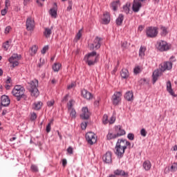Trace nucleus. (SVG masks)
Returning a JSON list of instances; mask_svg holds the SVG:
<instances>
[{
    "label": "nucleus",
    "instance_id": "f257e3e1",
    "mask_svg": "<svg viewBox=\"0 0 177 177\" xmlns=\"http://www.w3.org/2000/svg\"><path fill=\"white\" fill-rule=\"evenodd\" d=\"M11 93L14 97H16L17 102H20L21 99H27L26 88L22 85H15L12 88Z\"/></svg>",
    "mask_w": 177,
    "mask_h": 177
},
{
    "label": "nucleus",
    "instance_id": "f03ea898",
    "mask_svg": "<svg viewBox=\"0 0 177 177\" xmlns=\"http://www.w3.org/2000/svg\"><path fill=\"white\" fill-rule=\"evenodd\" d=\"M99 56L100 55L96 51H92L84 56V60L91 67V66H95L99 62Z\"/></svg>",
    "mask_w": 177,
    "mask_h": 177
},
{
    "label": "nucleus",
    "instance_id": "7ed1b4c3",
    "mask_svg": "<svg viewBox=\"0 0 177 177\" xmlns=\"http://www.w3.org/2000/svg\"><path fill=\"white\" fill-rule=\"evenodd\" d=\"M29 85V91L32 97H38L39 96V90H38V80L35 79L28 83Z\"/></svg>",
    "mask_w": 177,
    "mask_h": 177
},
{
    "label": "nucleus",
    "instance_id": "20e7f679",
    "mask_svg": "<svg viewBox=\"0 0 177 177\" xmlns=\"http://www.w3.org/2000/svg\"><path fill=\"white\" fill-rule=\"evenodd\" d=\"M125 147H124V145L121 143L120 140H118L114 149V153L116 156V157L121 160L124 157V154H125Z\"/></svg>",
    "mask_w": 177,
    "mask_h": 177
},
{
    "label": "nucleus",
    "instance_id": "39448f33",
    "mask_svg": "<svg viewBox=\"0 0 177 177\" xmlns=\"http://www.w3.org/2000/svg\"><path fill=\"white\" fill-rule=\"evenodd\" d=\"M155 46L159 52H167L171 49V44H169L165 40H158L156 41Z\"/></svg>",
    "mask_w": 177,
    "mask_h": 177
},
{
    "label": "nucleus",
    "instance_id": "423d86ee",
    "mask_svg": "<svg viewBox=\"0 0 177 177\" xmlns=\"http://www.w3.org/2000/svg\"><path fill=\"white\" fill-rule=\"evenodd\" d=\"M176 62V58L175 57V56L172 55L170 58H169V62H163L162 64H160V71L162 72L164 71H169V70H172V66H173V63Z\"/></svg>",
    "mask_w": 177,
    "mask_h": 177
},
{
    "label": "nucleus",
    "instance_id": "0eeeda50",
    "mask_svg": "<svg viewBox=\"0 0 177 177\" xmlns=\"http://www.w3.org/2000/svg\"><path fill=\"white\" fill-rule=\"evenodd\" d=\"M102 41H103V38L99 37V36L95 37L93 43L88 44L90 50H97V49H100Z\"/></svg>",
    "mask_w": 177,
    "mask_h": 177
},
{
    "label": "nucleus",
    "instance_id": "6e6552de",
    "mask_svg": "<svg viewBox=\"0 0 177 177\" xmlns=\"http://www.w3.org/2000/svg\"><path fill=\"white\" fill-rule=\"evenodd\" d=\"M145 34L147 38H156L158 35V28L156 26L147 27Z\"/></svg>",
    "mask_w": 177,
    "mask_h": 177
},
{
    "label": "nucleus",
    "instance_id": "1a4fd4ad",
    "mask_svg": "<svg viewBox=\"0 0 177 177\" xmlns=\"http://www.w3.org/2000/svg\"><path fill=\"white\" fill-rule=\"evenodd\" d=\"M86 140L88 145L93 146V145H95L97 142V136L95 133L89 131L86 134Z\"/></svg>",
    "mask_w": 177,
    "mask_h": 177
},
{
    "label": "nucleus",
    "instance_id": "9d476101",
    "mask_svg": "<svg viewBox=\"0 0 177 177\" xmlns=\"http://www.w3.org/2000/svg\"><path fill=\"white\" fill-rule=\"evenodd\" d=\"M122 96V91H115L112 95L111 101L113 106H118L121 103V97Z\"/></svg>",
    "mask_w": 177,
    "mask_h": 177
},
{
    "label": "nucleus",
    "instance_id": "9b49d317",
    "mask_svg": "<svg viewBox=\"0 0 177 177\" xmlns=\"http://www.w3.org/2000/svg\"><path fill=\"white\" fill-rule=\"evenodd\" d=\"M27 31H34L35 29V20L32 17H28L26 21Z\"/></svg>",
    "mask_w": 177,
    "mask_h": 177
},
{
    "label": "nucleus",
    "instance_id": "f8f14e48",
    "mask_svg": "<svg viewBox=\"0 0 177 177\" xmlns=\"http://www.w3.org/2000/svg\"><path fill=\"white\" fill-rule=\"evenodd\" d=\"M21 55H19L17 53H14L8 59V62L12 64L13 68L15 67H17L19 66V60H20Z\"/></svg>",
    "mask_w": 177,
    "mask_h": 177
},
{
    "label": "nucleus",
    "instance_id": "ddd939ff",
    "mask_svg": "<svg viewBox=\"0 0 177 177\" xmlns=\"http://www.w3.org/2000/svg\"><path fill=\"white\" fill-rule=\"evenodd\" d=\"M117 176L129 177V173L121 169H118L116 170H114L113 174H110L108 177H117Z\"/></svg>",
    "mask_w": 177,
    "mask_h": 177
},
{
    "label": "nucleus",
    "instance_id": "4468645a",
    "mask_svg": "<svg viewBox=\"0 0 177 177\" xmlns=\"http://www.w3.org/2000/svg\"><path fill=\"white\" fill-rule=\"evenodd\" d=\"M114 131H115V135L117 138H120V136H124V135H126L127 131H125V129L122 128V126L121 125H117L114 127Z\"/></svg>",
    "mask_w": 177,
    "mask_h": 177
},
{
    "label": "nucleus",
    "instance_id": "2eb2a0df",
    "mask_svg": "<svg viewBox=\"0 0 177 177\" xmlns=\"http://www.w3.org/2000/svg\"><path fill=\"white\" fill-rule=\"evenodd\" d=\"M91 117V112L87 106H84L82 109V113L80 114V118L82 120H89Z\"/></svg>",
    "mask_w": 177,
    "mask_h": 177
},
{
    "label": "nucleus",
    "instance_id": "dca6fc26",
    "mask_svg": "<svg viewBox=\"0 0 177 177\" xmlns=\"http://www.w3.org/2000/svg\"><path fill=\"white\" fill-rule=\"evenodd\" d=\"M113 153L111 151H108L103 156L102 161H104L106 164H111L113 162Z\"/></svg>",
    "mask_w": 177,
    "mask_h": 177
},
{
    "label": "nucleus",
    "instance_id": "f3484780",
    "mask_svg": "<svg viewBox=\"0 0 177 177\" xmlns=\"http://www.w3.org/2000/svg\"><path fill=\"white\" fill-rule=\"evenodd\" d=\"M162 71H161V68L160 69H156L152 74V84H155L158 80V77H161V74H162Z\"/></svg>",
    "mask_w": 177,
    "mask_h": 177
},
{
    "label": "nucleus",
    "instance_id": "a211bd4d",
    "mask_svg": "<svg viewBox=\"0 0 177 177\" xmlns=\"http://www.w3.org/2000/svg\"><path fill=\"white\" fill-rule=\"evenodd\" d=\"M81 95L86 100H92L93 99V94L85 88L81 90Z\"/></svg>",
    "mask_w": 177,
    "mask_h": 177
},
{
    "label": "nucleus",
    "instance_id": "6ab92c4d",
    "mask_svg": "<svg viewBox=\"0 0 177 177\" xmlns=\"http://www.w3.org/2000/svg\"><path fill=\"white\" fill-rule=\"evenodd\" d=\"M0 103L3 105V107H8L10 104V98L6 95H3L1 97Z\"/></svg>",
    "mask_w": 177,
    "mask_h": 177
},
{
    "label": "nucleus",
    "instance_id": "aec40b11",
    "mask_svg": "<svg viewBox=\"0 0 177 177\" xmlns=\"http://www.w3.org/2000/svg\"><path fill=\"white\" fill-rule=\"evenodd\" d=\"M140 8H142V3L138 1V0H133L132 6L133 12L138 13L140 10Z\"/></svg>",
    "mask_w": 177,
    "mask_h": 177
},
{
    "label": "nucleus",
    "instance_id": "412c9836",
    "mask_svg": "<svg viewBox=\"0 0 177 177\" xmlns=\"http://www.w3.org/2000/svg\"><path fill=\"white\" fill-rule=\"evenodd\" d=\"M109 6L113 12H117L118 7L121 6V1L120 0L113 1L110 3Z\"/></svg>",
    "mask_w": 177,
    "mask_h": 177
},
{
    "label": "nucleus",
    "instance_id": "4be33fe9",
    "mask_svg": "<svg viewBox=\"0 0 177 177\" xmlns=\"http://www.w3.org/2000/svg\"><path fill=\"white\" fill-rule=\"evenodd\" d=\"M49 15L51 17L56 19L57 17V3H54V6L49 10Z\"/></svg>",
    "mask_w": 177,
    "mask_h": 177
},
{
    "label": "nucleus",
    "instance_id": "5701e85b",
    "mask_svg": "<svg viewBox=\"0 0 177 177\" xmlns=\"http://www.w3.org/2000/svg\"><path fill=\"white\" fill-rule=\"evenodd\" d=\"M102 21L104 24H109L111 21V17H110V12L105 11L103 13Z\"/></svg>",
    "mask_w": 177,
    "mask_h": 177
},
{
    "label": "nucleus",
    "instance_id": "b1692460",
    "mask_svg": "<svg viewBox=\"0 0 177 177\" xmlns=\"http://www.w3.org/2000/svg\"><path fill=\"white\" fill-rule=\"evenodd\" d=\"M124 19H125V16L123 14H119L118 17L115 19V24L118 27H121V26H122Z\"/></svg>",
    "mask_w": 177,
    "mask_h": 177
},
{
    "label": "nucleus",
    "instance_id": "393cba45",
    "mask_svg": "<svg viewBox=\"0 0 177 177\" xmlns=\"http://www.w3.org/2000/svg\"><path fill=\"white\" fill-rule=\"evenodd\" d=\"M124 99L127 102H133V92L132 91H128L124 94Z\"/></svg>",
    "mask_w": 177,
    "mask_h": 177
},
{
    "label": "nucleus",
    "instance_id": "a878e982",
    "mask_svg": "<svg viewBox=\"0 0 177 177\" xmlns=\"http://www.w3.org/2000/svg\"><path fill=\"white\" fill-rule=\"evenodd\" d=\"M167 91L171 96L176 97V94H175V92H174V90L172 89V84L169 80L167 82Z\"/></svg>",
    "mask_w": 177,
    "mask_h": 177
},
{
    "label": "nucleus",
    "instance_id": "bb28decb",
    "mask_svg": "<svg viewBox=\"0 0 177 177\" xmlns=\"http://www.w3.org/2000/svg\"><path fill=\"white\" fill-rule=\"evenodd\" d=\"M44 103L41 101L35 102L32 105V110H35L36 111H39V109L42 108Z\"/></svg>",
    "mask_w": 177,
    "mask_h": 177
},
{
    "label": "nucleus",
    "instance_id": "cd10ccee",
    "mask_svg": "<svg viewBox=\"0 0 177 177\" xmlns=\"http://www.w3.org/2000/svg\"><path fill=\"white\" fill-rule=\"evenodd\" d=\"M120 76L122 80H128L129 78V71L127 68H122L120 71Z\"/></svg>",
    "mask_w": 177,
    "mask_h": 177
},
{
    "label": "nucleus",
    "instance_id": "c85d7f7f",
    "mask_svg": "<svg viewBox=\"0 0 177 177\" xmlns=\"http://www.w3.org/2000/svg\"><path fill=\"white\" fill-rule=\"evenodd\" d=\"M118 140L120 142L122 145H123V147H125V150H127L128 147L129 149H131V142L124 138H120L118 139Z\"/></svg>",
    "mask_w": 177,
    "mask_h": 177
},
{
    "label": "nucleus",
    "instance_id": "c756f323",
    "mask_svg": "<svg viewBox=\"0 0 177 177\" xmlns=\"http://www.w3.org/2000/svg\"><path fill=\"white\" fill-rule=\"evenodd\" d=\"M52 30H53V27L50 28H45L44 31L43 32L44 36L45 38H50V35H52Z\"/></svg>",
    "mask_w": 177,
    "mask_h": 177
},
{
    "label": "nucleus",
    "instance_id": "7c9ffc66",
    "mask_svg": "<svg viewBox=\"0 0 177 177\" xmlns=\"http://www.w3.org/2000/svg\"><path fill=\"white\" fill-rule=\"evenodd\" d=\"M142 167L146 171H150L151 169V162L150 160H145Z\"/></svg>",
    "mask_w": 177,
    "mask_h": 177
},
{
    "label": "nucleus",
    "instance_id": "2f4dec72",
    "mask_svg": "<svg viewBox=\"0 0 177 177\" xmlns=\"http://www.w3.org/2000/svg\"><path fill=\"white\" fill-rule=\"evenodd\" d=\"M147 50V48L145 46H141L139 49V57L142 59V57H145L146 56L145 52Z\"/></svg>",
    "mask_w": 177,
    "mask_h": 177
},
{
    "label": "nucleus",
    "instance_id": "473e14b6",
    "mask_svg": "<svg viewBox=\"0 0 177 177\" xmlns=\"http://www.w3.org/2000/svg\"><path fill=\"white\" fill-rule=\"evenodd\" d=\"M160 35L161 37H167L168 35V28L164 26H160Z\"/></svg>",
    "mask_w": 177,
    "mask_h": 177
},
{
    "label": "nucleus",
    "instance_id": "72a5a7b5",
    "mask_svg": "<svg viewBox=\"0 0 177 177\" xmlns=\"http://www.w3.org/2000/svg\"><path fill=\"white\" fill-rule=\"evenodd\" d=\"M30 56H35L37 55V52H38V46L37 45H33L30 48Z\"/></svg>",
    "mask_w": 177,
    "mask_h": 177
},
{
    "label": "nucleus",
    "instance_id": "f704fd0d",
    "mask_svg": "<svg viewBox=\"0 0 177 177\" xmlns=\"http://www.w3.org/2000/svg\"><path fill=\"white\" fill-rule=\"evenodd\" d=\"M123 10L126 15H129V12H131V3H126V4L123 6Z\"/></svg>",
    "mask_w": 177,
    "mask_h": 177
},
{
    "label": "nucleus",
    "instance_id": "c9c22d12",
    "mask_svg": "<svg viewBox=\"0 0 177 177\" xmlns=\"http://www.w3.org/2000/svg\"><path fill=\"white\" fill-rule=\"evenodd\" d=\"M62 67V64L60 63H55L52 68L55 73H58V71L60 70V68Z\"/></svg>",
    "mask_w": 177,
    "mask_h": 177
},
{
    "label": "nucleus",
    "instance_id": "e433bc0d",
    "mask_svg": "<svg viewBox=\"0 0 177 177\" xmlns=\"http://www.w3.org/2000/svg\"><path fill=\"white\" fill-rule=\"evenodd\" d=\"M114 139H117V136H115V133L109 132L106 135V140H113Z\"/></svg>",
    "mask_w": 177,
    "mask_h": 177
},
{
    "label": "nucleus",
    "instance_id": "4c0bfd02",
    "mask_svg": "<svg viewBox=\"0 0 177 177\" xmlns=\"http://www.w3.org/2000/svg\"><path fill=\"white\" fill-rule=\"evenodd\" d=\"M143 71V68L140 67V66H136L133 68V73L136 74V75H138V74H140Z\"/></svg>",
    "mask_w": 177,
    "mask_h": 177
},
{
    "label": "nucleus",
    "instance_id": "58836bf2",
    "mask_svg": "<svg viewBox=\"0 0 177 177\" xmlns=\"http://www.w3.org/2000/svg\"><path fill=\"white\" fill-rule=\"evenodd\" d=\"M81 37H82V29H80L75 35L74 39L75 42H78V41L81 39Z\"/></svg>",
    "mask_w": 177,
    "mask_h": 177
},
{
    "label": "nucleus",
    "instance_id": "ea45409f",
    "mask_svg": "<svg viewBox=\"0 0 177 177\" xmlns=\"http://www.w3.org/2000/svg\"><path fill=\"white\" fill-rule=\"evenodd\" d=\"M37 117H38V115H37V113L35 112L30 113V120L32 122H34V121H35L37 120Z\"/></svg>",
    "mask_w": 177,
    "mask_h": 177
},
{
    "label": "nucleus",
    "instance_id": "a19ab883",
    "mask_svg": "<svg viewBox=\"0 0 177 177\" xmlns=\"http://www.w3.org/2000/svg\"><path fill=\"white\" fill-rule=\"evenodd\" d=\"M102 124L103 125H107V124H109V115L107 114H104L102 117Z\"/></svg>",
    "mask_w": 177,
    "mask_h": 177
},
{
    "label": "nucleus",
    "instance_id": "79ce46f5",
    "mask_svg": "<svg viewBox=\"0 0 177 177\" xmlns=\"http://www.w3.org/2000/svg\"><path fill=\"white\" fill-rule=\"evenodd\" d=\"M70 117L73 120L77 118V112L75 111V109H71Z\"/></svg>",
    "mask_w": 177,
    "mask_h": 177
},
{
    "label": "nucleus",
    "instance_id": "37998d69",
    "mask_svg": "<svg viewBox=\"0 0 177 177\" xmlns=\"http://www.w3.org/2000/svg\"><path fill=\"white\" fill-rule=\"evenodd\" d=\"M177 171V162H174L170 167L171 172H176Z\"/></svg>",
    "mask_w": 177,
    "mask_h": 177
},
{
    "label": "nucleus",
    "instance_id": "c03bdc74",
    "mask_svg": "<svg viewBox=\"0 0 177 177\" xmlns=\"http://www.w3.org/2000/svg\"><path fill=\"white\" fill-rule=\"evenodd\" d=\"M10 45L9 44V41H6L3 44L2 48L4 50H8Z\"/></svg>",
    "mask_w": 177,
    "mask_h": 177
},
{
    "label": "nucleus",
    "instance_id": "a18cd8bd",
    "mask_svg": "<svg viewBox=\"0 0 177 177\" xmlns=\"http://www.w3.org/2000/svg\"><path fill=\"white\" fill-rule=\"evenodd\" d=\"M73 102H74L73 100H70L69 102L67 104V109H68V111H70V110H73V109H74V108H73Z\"/></svg>",
    "mask_w": 177,
    "mask_h": 177
},
{
    "label": "nucleus",
    "instance_id": "49530a36",
    "mask_svg": "<svg viewBox=\"0 0 177 177\" xmlns=\"http://www.w3.org/2000/svg\"><path fill=\"white\" fill-rule=\"evenodd\" d=\"M68 6L67 7V12H70L71 10H73V1H68Z\"/></svg>",
    "mask_w": 177,
    "mask_h": 177
},
{
    "label": "nucleus",
    "instance_id": "de8ad7c7",
    "mask_svg": "<svg viewBox=\"0 0 177 177\" xmlns=\"http://www.w3.org/2000/svg\"><path fill=\"white\" fill-rule=\"evenodd\" d=\"M140 85H145L146 84H149V82H147V80L146 78H142L139 81Z\"/></svg>",
    "mask_w": 177,
    "mask_h": 177
},
{
    "label": "nucleus",
    "instance_id": "09e8293b",
    "mask_svg": "<svg viewBox=\"0 0 177 177\" xmlns=\"http://www.w3.org/2000/svg\"><path fill=\"white\" fill-rule=\"evenodd\" d=\"M127 139H129V140H133L135 139V134H133V133H129L127 134Z\"/></svg>",
    "mask_w": 177,
    "mask_h": 177
},
{
    "label": "nucleus",
    "instance_id": "8fccbe9b",
    "mask_svg": "<svg viewBox=\"0 0 177 177\" xmlns=\"http://www.w3.org/2000/svg\"><path fill=\"white\" fill-rule=\"evenodd\" d=\"M30 169H31L32 172H38V171H39L38 167H37V165H32L30 166Z\"/></svg>",
    "mask_w": 177,
    "mask_h": 177
},
{
    "label": "nucleus",
    "instance_id": "3c124183",
    "mask_svg": "<svg viewBox=\"0 0 177 177\" xmlns=\"http://www.w3.org/2000/svg\"><path fill=\"white\" fill-rule=\"evenodd\" d=\"M44 64H45V59L40 58L39 59V63L37 65V67H39V68H41V67H42V66H44Z\"/></svg>",
    "mask_w": 177,
    "mask_h": 177
},
{
    "label": "nucleus",
    "instance_id": "603ef678",
    "mask_svg": "<svg viewBox=\"0 0 177 177\" xmlns=\"http://www.w3.org/2000/svg\"><path fill=\"white\" fill-rule=\"evenodd\" d=\"M49 50V46H45L42 50H41V55H45L46 53V51Z\"/></svg>",
    "mask_w": 177,
    "mask_h": 177
},
{
    "label": "nucleus",
    "instance_id": "864d4df0",
    "mask_svg": "<svg viewBox=\"0 0 177 177\" xmlns=\"http://www.w3.org/2000/svg\"><path fill=\"white\" fill-rule=\"evenodd\" d=\"M68 97H70V94H66L62 100V103H66L68 101Z\"/></svg>",
    "mask_w": 177,
    "mask_h": 177
},
{
    "label": "nucleus",
    "instance_id": "5fc2aeb1",
    "mask_svg": "<svg viewBox=\"0 0 177 177\" xmlns=\"http://www.w3.org/2000/svg\"><path fill=\"white\" fill-rule=\"evenodd\" d=\"M54 105H55V100H51L47 102L48 107H52Z\"/></svg>",
    "mask_w": 177,
    "mask_h": 177
},
{
    "label": "nucleus",
    "instance_id": "6e6d98bb",
    "mask_svg": "<svg viewBox=\"0 0 177 177\" xmlns=\"http://www.w3.org/2000/svg\"><path fill=\"white\" fill-rule=\"evenodd\" d=\"M66 151L68 154L74 153V149H73V147L71 146L67 148Z\"/></svg>",
    "mask_w": 177,
    "mask_h": 177
},
{
    "label": "nucleus",
    "instance_id": "4d7b16f0",
    "mask_svg": "<svg viewBox=\"0 0 177 177\" xmlns=\"http://www.w3.org/2000/svg\"><path fill=\"white\" fill-rule=\"evenodd\" d=\"M115 122V117L111 116L109 120V124L110 125H112V124H114Z\"/></svg>",
    "mask_w": 177,
    "mask_h": 177
},
{
    "label": "nucleus",
    "instance_id": "13d9d810",
    "mask_svg": "<svg viewBox=\"0 0 177 177\" xmlns=\"http://www.w3.org/2000/svg\"><path fill=\"white\" fill-rule=\"evenodd\" d=\"M6 84L12 85V77L8 76L7 80L5 81Z\"/></svg>",
    "mask_w": 177,
    "mask_h": 177
},
{
    "label": "nucleus",
    "instance_id": "bf43d9fd",
    "mask_svg": "<svg viewBox=\"0 0 177 177\" xmlns=\"http://www.w3.org/2000/svg\"><path fill=\"white\" fill-rule=\"evenodd\" d=\"M140 135L141 136H143L144 138H145V136L147 135V131H146L145 129H142L140 130Z\"/></svg>",
    "mask_w": 177,
    "mask_h": 177
},
{
    "label": "nucleus",
    "instance_id": "052dcab7",
    "mask_svg": "<svg viewBox=\"0 0 177 177\" xmlns=\"http://www.w3.org/2000/svg\"><path fill=\"white\" fill-rule=\"evenodd\" d=\"M86 127H88V122H82L81 123V128H82V129H83V130L86 129Z\"/></svg>",
    "mask_w": 177,
    "mask_h": 177
},
{
    "label": "nucleus",
    "instance_id": "680f3d73",
    "mask_svg": "<svg viewBox=\"0 0 177 177\" xmlns=\"http://www.w3.org/2000/svg\"><path fill=\"white\" fill-rule=\"evenodd\" d=\"M10 30H12V27H10V26H6L4 30V34H9V32H10Z\"/></svg>",
    "mask_w": 177,
    "mask_h": 177
},
{
    "label": "nucleus",
    "instance_id": "e2e57ef3",
    "mask_svg": "<svg viewBox=\"0 0 177 177\" xmlns=\"http://www.w3.org/2000/svg\"><path fill=\"white\" fill-rule=\"evenodd\" d=\"M8 9L6 7L4 8V9L1 10V16H6V13H8Z\"/></svg>",
    "mask_w": 177,
    "mask_h": 177
},
{
    "label": "nucleus",
    "instance_id": "0e129e2a",
    "mask_svg": "<svg viewBox=\"0 0 177 177\" xmlns=\"http://www.w3.org/2000/svg\"><path fill=\"white\" fill-rule=\"evenodd\" d=\"M128 46V41H122L121 42V47L123 50H124Z\"/></svg>",
    "mask_w": 177,
    "mask_h": 177
},
{
    "label": "nucleus",
    "instance_id": "69168bd1",
    "mask_svg": "<svg viewBox=\"0 0 177 177\" xmlns=\"http://www.w3.org/2000/svg\"><path fill=\"white\" fill-rule=\"evenodd\" d=\"M76 86L77 84H75V82H72L71 84L67 86V89H72V88H74Z\"/></svg>",
    "mask_w": 177,
    "mask_h": 177
},
{
    "label": "nucleus",
    "instance_id": "338daca9",
    "mask_svg": "<svg viewBox=\"0 0 177 177\" xmlns=\"http://www.w3.org/2000/svg\"><path fill=\"white\" fill-rule=\"evenodd\" d=\"M9 6H10V0L5 1V8L6 9H9Z\"/></svg>",
    "mask_w": 177,
    "mask_h": 177
},
{
    "label": "nucleus",
    "instance_id": "774afa93",
    "mask_svg": "<svg viewBox=\"0 0 177 177\" xmlns=\"http://www.w3.org/2000/svg\"><path fill=\"white\" fill-rule=\"evenodd\" d=\"M51 129H52V127H50V124H48L46 127V131L47 133H49V132H50Z\"/></svg>",
    "mask_w": 177,
    "mask_h": 177
}]
</instances>
